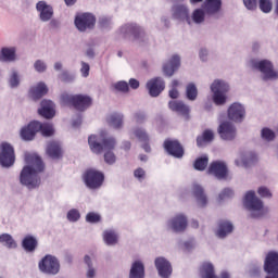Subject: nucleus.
<instances>
[{
  "label": "nucleus",
  "instance_id": "1",
  "mask_svg": "<svg viewBox=\"0 0 278 278\" xmlns=\"http://www.w3.org/2000/svg\"><path fill=\"white\" fill-rule=\"evenodd\" d=\"M28 160L31 165H27L22 169L20 181L31 190L40 186V176L38 174L45 170V162L38 155H31Z\"/></svg>",
  "mask_w": 278,
  "mask_h": 278
},
{
  "label": "nucleus",
  "instance_id": "2",
  "mask_svg": "<svg viewBox=\"0 0 278 278\" xmlns=\"http://www.w3.org/2000/svg\"><path fill=\"white\" fill-rule=\"evenodd\" d=\"M88 144L92 151V153H96V155H101L103 151H106L104 153V162L105 164L112 165L116 163V154H114V149L116 147V139L113 137L104 138L101 140L97 135H91L88 138Z\"/></svg>",
  "mask_w": 278,
  "mask_h": 278
},
{
  "label": "nucleus",
  "instance_id": "3",
  "mask_svg": "<svg viewBox=\"0 0 278 278\" xmlns=\"http://www.w3.org/2000/svg\"><path fill=\"white\" fill-rule=\"evenodd\" d=\"M243 203L251 212H257L256 215H252L254 218H260L261 216L268 214V208H264V202L260 198L255 197V191H248Z\"/></svg>",
  "mask_w": 278,
  "mask_h": 278
},
{
  "label": "nucleus",
  "instance_id": "4",
  "mask_svg": "<svg viewBox=\"0 0 278 278\" xmlns=\"http://www.w3.org/2000/svg\"><path fill=\"white\" fill-rule=\"evenodd\" d=\"M62 101L65 105H73L78 112H85V110H88L92 105V98L84 94H63Z\"/></svg>",
  "mask_w": 278,
  "mask_h": 278
},
{
  "label": "nucleus",
  "instance_id": "5",
  "mask_svg": "<svg viewBox=\"0 0 278 278\" xmlns=\"http://www.w3.org/2000/svg\"><path fill=\"white\" fill-rule=\"evenodd\" d=\"M211 91L213 92V101L215 105H225L227 103L226 92H229V85L223 80H214L211 85Z\"/></svg>",
  "mask_w": 278,
  "mask_h": 278
},
{
  "label": "nucleus",
  "instance_id": "6",
  "mask_svg": "<svg viewBox=\"0 0 278 278\" xmlns=\"http://www.w3.org/2000/svg\"><path fill=\"white\" fill-rule=\"evenodd\" d=\"M38 267L45 275H58L60 273V261L58 257L47 254L39 261Z\"/></svg>",
  "mask_w": 278,
  "mask_h": 278
},
{
  "label": "nucleus",
  "instance_id": "7",
  "mask_svg": "<svg viewBox=\"0 0 278 278\" xmlns=\"http://www.w3.org/2000/svg\"><path fill=\"white\" fill-rule=\"evenodd\" d=\"M84 181L87 188H90V190H97L103 186V181H105V175L102 172L90 168L85 172Z\"/></svg>",
  "mask_w": 278,
  "mask_h": 278
},
{
  "label": "nucleus",
  "instance_id": "8",
  "mask_svg": "<svg viewBox=\"0 0 278 278\" xmlns=\"http://www.w3.org/2000/svg\"><path fill=\"white\" fill-rule=\"evenodd\" d=\"M74 23L78 31H86V29L94 28L97 17L92 13H80L76 15Z\"/></svg>",
  "mask_w": 278,
  "mask_h": 278
},
{
  "label": "nucleus",
  "instance_id": "9",
  "mask_svg": "<svg viewBox=\"0 0 278 278\" xmlns=\"http://www.w3.org/2000/svg\"><path fill=\"white\" fill-rule=\"evenodd\" d=\"M16 156L14 155V148L10 143L1 144V153H0V164L5 168H10V166H14V162Z\"/></svg>",
  "mask_w": 278,
  "mask_h": 278
},
{
  "label": "nucleus",
  "instance_id": "10",
  "mask_svg": "<svg viewBox=\"0 0 278 278\" xmlns=\"http://www.w3.org/2000/svg\"><path fill=\"white\" fill-rule=\"evenodd\" d=\"M264 270L267 275H274L278 278V252L270 251L264 261Z\"/></svg>",
  "mask_w": 278,
  "mask_h": 278
},
{
  "label": "nucleus",
  "instance_id": "11",
  "mask_svg": "<svg viewBox=\"0 0 278 278\" xmlns=\"http://www.w3.org/2000/svg\"><path fill=\"white\" fill-rule=\"evenodd\" d=\"M254 68H257L264 75V79H277L278 72L275 71L273 63L268 60H262L254 64Z\"/></svg>",
  "mask_w": 278,
  "mask_h": 278
},
{
  "label": "nucleus",
  "instance_id": "12",
  "mask_svg": "<svg viewBox=\"0 0 278 278\" xmlns=\"http://www.w3.org/2000/svg\"><path fill=\"white\" fill-rule=\"evenodd\" d=\"M247 116V110L241 103L235 102L228 108V118L233 123H242Z\"/></svg>",
  "mask_w": 278,
  "mask_h": 278
},
{
  "label": "nucleus",
  "instance_id": "13",
  "mask_svg": "<svg viewBox=\"0 0 278 278\" xmlns=\"http://www.w3.org/2000/svg\"><path fill=\"white\" fill-rule=\"evenodd\" d=\"M207 173L216 179H225L229 175V169H227L225 162L214 161L210 164Z\"/></svg>",
  "mask_w": 278,
  "mask_h": 278
},
{
  "label": "nucleus",
  "instance_id": "14",
  "mask_svg": "<svg viewBox=\"0 0 278 278\" xmlns=\"http://www.w3.org/2000/svg\"><path fill=\"white\" fill-rule=\"evenodd\" d=\"M164 88H166V83L162 77L152 78L147 83V89L149 90L150 97H160Z\"/></svg>",
  "mask_w": 278,
  "mask_h": 278
},
{
  "label": "nucleus",
  "instance_id": "15",
  "mask_svg": "<svg viewBox=\"0 0 278 278\" xmlns=\"http://www.w3.org/2000/svg\"><path fill=\"white\" fill-rule=\"evenodd\" d=\"M165 151L173 157H184V147L177 140L167 139L163 144Z\"/></svg>",
  "mask_w": 278,
  "mask_h": 278
},
{
  "label": "nucleus",
  "instance_id": "16",
  "mask_svg": "<svg viewBox=\"0 0 278 278\" xmlns=\"http://www.w3.org/2000/svg\"><path fill=\"white\" fill-rule=\"evenodd\" d=\"M46 153L52 160H62L64 150L62 149L60 141L51 140L47 144Z\"/></svg>",
  "mask_w": 278,
  "mask_h": 278
},
{
  "label": "nucleus",
  "instance_id": "17",
  "mask_svg": "<svg viewBox=\"0 0 278 278\" xmlns=\"http://www.w3.org/2000/svg\"><path fill=\"white\" fill-rule=\"evenodd\" d=\"M223 140H233L236 138V126L230 122H224L217 129Z\"/></svg>",
  "mask_w": 278,
  "mask_h": 278
},
{
  "label": "nucleus",
  "instance_id": "18",
  "mask_svg": "<svg viewBox=\"0 0 278 278\" xmlns=\"http://www.w3.org/2000/svg\"><path fill=\"white\" fill-rule=\"evenodd\" d=\"M155 267L159 270V275L162 278H168L173 275V266H170V262H168L164 257H157L155 260Z\"/></svg>",
  "mask_w": 278,
  "mask_h": 278
},
{
  "label": "nucleus",
  "instance_id": "19",
  "mask_svg": "<svg viewBox=\"0 0 278 278\" xmlns=\"http://www.w3.org/2000/svg\"><path fill=\"white\" fill-rule=\"evenodd\" d=\"M122 34H129L130 36H134L135 40H144L147 38L144 30L137 24H126L122 28Z\"/></svg>",
  "mask_w": 278,
  "mask_h": 278
},
{
  "label": "nucleus",
  "instance_id": "20",
  "mask_svg": "<svg viewBox=\"0 0 278 278\" xmlns=\"http://www.w3.org/2000/svg\"><path fill=\"white\" fill-rule=\"evenodd\" d=\"M39 126L38 121L30 122L27 126L21 129V138L22 140H34L36 138V134L38 132Z\"/></svg>",
  "mask_w": 278,
  "mask_h": 278
},
{
  "label": "nucleus",
  "instance_id": "21",
  "mask_svg": "<svg viewBox=\"0 0 278 278\" xmlns=\"http://www.w3.org/2000/svg\"><path fill=\"white\" fill-rule=\"evenodd\" d=\"M168 227H170V229L176 233H179V231H186V227H188V219L182 214L176 215L168 222Z\"/></svg>",
  "mask_w": 278,
  "mask_h": 278
},
{
  "label": "nucleus",
  "instance_id": "22",
  "mask_svg": "<svg viewBox=\"0 0 278 278\" xmlns=\"http://www.w3.org/2000/svg\"><path fill=\"white\" fill-rule=\"evenodd\" d=\"M169 110L172 112H177V114H180V116H185V118L188 121L190 118V106L186 105V103L177 100H172L168 103Z\"/></svg>",
  "mask_w": 278,
  "mask_h": 278
},
{
  "label": "nucleus",
  "instance_id": "23",
  "mask_svg": "<svg viewBox=\"0 0 278 278\" xmlns=\"http://www.w3.org/2000/svg\"><path fill=\"white\" fill-rule=\"evenodd\" d=\"M179 66H181V59L179 55H173L169 62L163 65V73L167 77H173V75H175V71L179 70Z\"/></svg>",
  "mask_w": 278,
  "mask_h": 278
},
{
  "label": "nucleus",
  "instance_id": "24",
  "mask_svg": "<svg viewBox=\"0 0 278 278\" xmlns=\"http://www.w3.org/2000/svg\"><path fill=\"white\" fill-rule=\"evenodd\" d=\"M38 113L43 118H53L55 116V104L51 100H42L41 109L38 110Z\"/></svg>",
  "mask_w": 278,
  "mask_h": 278
},
{
  "label": "nucleus",
  "instance_id": "25",
  "mask_svg": "<svg viewBox=\"0 0 278 278\" xmlns=\"http://www.w3.org/2000/svg\"><path fill=\"white\" fill-rule=\"evenodd\" d=\"M37 11L40 13V20L43 22L51 21L53 17V8L45 1H39L36 5Z\"/></svg>",
  "mask_w": 278,
  "mask_h": 278
},
{
  "label": "nucleus",
  "instance_id": "26",
  "mask_svg": "<svg viewBox=\"0 0 278 278\" xmlns=\"http://www.w3.org/2000/svg\"><path fill=\"white\" fill-rule=\"evenodd\" d=\"M233 231V224L231 222H227L222 219L218 222V229L216 231L217 238H227L229 233Z\"/></svg>",
  "mask_w": 278,
  "mask_h": 278
},
{
  "label": "nucleus",
  "instance_id": "27",
  "mask_svg": "<svg viewBox=\"0 0 278 278\" xmlns=\"http://www.w3.org/2000/svg\"><path fill=\"white\" fill-rule=\"evenodd\" d=\"M49 92V88L45 83H38L35 87L30 88L29 96L34 101H38V99H42L45 94Z\"/></svg>",
  "mask_w": 278,
  "mask_h": 278
},
{
  "label": "nucleus",
  "instance_id": "28",
  "mask_svg": "<svg viewBox=\"0 0 278 278\" xmlns=\"http://www.w3.org/2000/svg\"><path fill=\"white\" fill-rule=\"evenodd\" d=\"M202 8L206 14H216V12H220V8H223L222 0H205L202 4Z\"/></svg>",
  "mask_w": 278,
  "mask_h": 278
},
{
  "label": "nucleus",
  "instance_id": "29",
  "mask_svg": "<svg viewBox=\"0 0 278 278\" xmlns=\"http://www.w3.org/2000/svg\"><path fill=\"white\" fill-rule=\"evenodd\" d=\"M173 12L174 18H177L178 21H186L188 25H190V12L188 11V8H186V5L174 7Z\"/></svg>",
  "mask_w": 278,
  "mask_h": 278
},
{
  "label": "nucleus",
  "instance_id": "30",
  "mask_svg": "<svg viewBox=\"0 0 278 278\" xmlns=\"http://www.w3.org/2000/svg\"><path fill=\"white\" fill-rule=\"evenodd\" d=\"M192 192L200 207H205V205H207V195H205L203 187H201V185L195 184L192 187Z\"/></svg>",
  "mask_w": 278,
  "mask_h": 278
},
{
  "label": "nucleus",
  "instance_id": "31",
  "mask_svg": "<svg viewBox=\"0 0 278 278\" xmlns=\"http://www.w3.org/2000/svg\"><path fill=\"white\" fill-rule=\"evenodd\" d=\"M201 278H218L216 271L214 270V265L210 262H204L199 268Z\"/></svg>",
  "mask_w": 278,
  "mask_h": 278
},
{
  "label": "nucleus",
  "instance_id": "32",
  "mask_svg": "<svg viewBox=\"0 0 278 278\" xmlns=\"http://www.w3.org/2000/svg\"><path fill=\"white\" fill-rule=\"evenodd\" d=\"M134 135L140 142H144L142 144V149L146 151V153H151V146L149 144V134H147V130L142 128H137L134 131Z\"/></svg>",
  "mask_w": 278,
  "mask_h": 278
},
{
  "label": "nucleus",
  "instance_id": "33",
  "mask_svg": "<svg viewBox=\"0 0 278 278\" xmlns=\"http://www.w3.org/2000/svg\"><path fill=\"white\" fill-rule=\"evenodd\" d=\"M22 247L27 253H34V251L38 249V239H36V237L31 235H28L24 237L22 241Z\"/></svg>",
  "mask_w": 278,
  "mask_h": 278
},
{
  "label": "nucleus",
  "instance_id": "34",
  "mask_svg": "<svg viewBox=\"0 0 278 278\" xmlns=\"http://www.w3.org/2000/svg\"><path fill=\"white\" fill-rule=\"evenodd\" d=\"M129 278H144V264L140 261L132 263Z\"/></svg>",
  "mask_w": 278,
  "mask_h": 278
},
{
  "label": "nucleus",
  "instance_id": "35",
  "mask_svg": "<svg viewBox=\"0 0 278 278\" xmlns=\"http://www.w3.org/2000/svg\"><path fill=\"white\" fill-rule=\"evenodd\" d=\"M214 140V131L211 129H206L202 132V136L197 138L198 147H205V144H210Z\"/></svg>",
  "mask_w": 278,
  "mask_h": 278
},
{
  "label": "nucleus",
  "instance_id": "36",
  "mask_svg": "<svg viewBox=\"0 0 278 278\" xmlns=\"http://www.w3.org/2000/svg\"><path fill=\"white\" fill-rule=\"evenodd\" d=\"M106 122L114 129H121L123 127V114L113 113L108 116Z\"/></svg>",
  "mask_w": 278,
  "mask_h": 278
},
{
  "label": "nucleus",
  "instance_id": "37",
  "mask_svg": "<svg viewBox=\"0 0 278 278\" xmlns=\"http://www.w3.org/2000/svg\"><path fill=\"white\" fill-rule=\"evenodd\" d=\"M16 60V49L14 48H2L0 54L1 62H14Z\"/></svg>",
  "mask_w": 278,
  "mask_h": 278
},
{
  "label": "nucleus",
  "instance_id": "38",
  "mask_svg": "<svg viewBox=\"0 0 278 278\" xmlns=\"http://www.w3.org/2000/svg\"><path fill=\"white\" fill-rule=\"evenodd\" d=\"M38 131L41 132V136L45 138H51L55 134V129L53 128V124L51 123H40L38 122Z\"/></svg>",
  "mask_w": 278,
  "mask_h": 278
},
{
  "label": "nucleus",
  "instance_id": "39",
  "mask_svg": "<svg viewBox=\"0 0 278 278\" xmlns=\"http://www.w3.org/2000/svg\"><path fill=\"white\" fill-rule=\"evenodd\" d=\"M199 97V89H197V85L194 83H189L186 87V98L188 101H197Z\"/></svg>",
  "mask_w": 278,
  "mask_h": 278
},
{
  "label": "nucleus",
  "instance_id": "40",
  "mask_svg": "<svg viewBox=\"0 0 278 278\" xmlns=\"http://www.w3.org/2000/svg\"><path fill=\"white\" fill-rule=\"evenodd\" d=\"M103 240L109 247H113L118 243V235L112 230H106L103 233Z\"/></svg>",
  "mask_w": 278,
  "mask_h": 278
},
{
  "label": "nucleus",
  "instance_id": "41",
  "mask_svg": "<svg viewBox=\"0 0 278 278\" xmlns=\"http://www.w3.org/2000/svg\"><path fill=\"white\" fill-rule=\"evenodd\" d=\"M0 242L4 247H8V249H16V241L9 233L0 235Z\"/></svg>",
  "mask_w": 278,
  "mask_h": 278
},
{
  "label": "nucleus",
  "instance_id": "42",
  "mask_svg": "<svg viewBox=\"0 0 278 278\" xmlns=\"http://www.w3.org/2000/svg\"><path fill=\"white\" fill-rule=\"evenodd\" d=\"M207 164H210V159L207 156L198 157L194 161V168L195 170H205L207 168Z\"/></svg>",
  "mask_w": 278,
  "mask_h": 278
},
{
  "label": "nucleus",
  "instance_id": "43",
  "mask_svg": "<svg viewBox=\"0 0 278 278\" xmlns=\"http://www.w3.org/2000/svg\"><path fill=\"white\" fill-rule=\"evenodd\" d=\"M258 8L261 12L268 14L273 11V1L271 0H258Z\"/></svg>",
  "mask_w": 278,
  "mask_h": 278
},
{
  "label": "nucleus",
  "instance_id": "44",
  "mask_svg": "<svg viewBox=\"0 0 278 278\" xmlns=\"http://www.w3.org/2000/svg\"><path fill=\"white\" fill-rule=\"evenodd\" d=\"M193 23H203L205 21V12L203 9H197L192 14Z\"/></svg>",
  "mask_w": 278,
  "mask_h": 278
},
{
  "label": "nucleus",
  "instance_id": "45",
  "mask_svg": "<svg viewBox=\"0 0 278 278\" xmlns=\"http://www.w3.org/2000/svg\"><path fill=\"white\" fill-rule=\"evenodd\" d=\"M81 218V214H79V211L77 208H72L67 213V220L71 223H77Z\"/></svg>",
  "mask_w": 278,
  "mask_h": 278
},
{
  "label": "nucleus",
  "instance_id": "46",
  "mask_svg": "<svg viewBox=\"0 0 278 278\" xmlns=\"http://www.w3.org/2000/svg\"><path fill=\"white\" fill-rule=\"evenodd\" d=\"M134 121L137 123V125H142L147 122V113H144V111H137L134 114Z\"/></svg>",
  "mask_w": 278,
  "mask_h": 278
},
{
  "label": "nucleus",
  "instance_id": "47",
  "mask_svg": "<svg viewBox=\"0 0 278 278\" xmlns=\"http://www.w3.org/2000/svg\"><path fill=\"white\" fill-rule=\"evenodd\" d=\"M86 222L91 224L101 223V215H99V213L89 212L86 215Z\"/></svg>",
  "mask_w": 278,
  "mask_h": 278
},
{
  "label": "nucleus",
  "instance_id": "48",
  "mask_svg": "<svg viewBox=\"0 0 278 278\" xmlns=\"http://www.w3.org/2000/svg\"><path fill=\"white\" fill-rule=\"evenodd\" d=\"M261 135L262 138L268 142H270V140H275V131L269 128H263Z\"/></svg>",
  "mask_w": 278,
  "mask_h": 278
},
{
  "label": "nucleus",
  "instance_id": "49",
  "mask_svg": "<svg viewBox=\"0 0 278 278\" xmlns=\"http://www.w3.org/2000/svg\"><path fill=\"white\" fill-rule=\"evenodd\" d=\"M115 90L118 92H129V84L127 81L121 80L114 85Z\"/></svg>",
  "mask_w": 278,
  "mask_h": 278
},
{
  "label": "nucleus",
  "instance_id": "50",
  "mask_svg": "<svg viewBox=\"0 0 278 278\" xmlns=\"http://www.w3.org/2000/svg\"><path fill=\"white\" fill-rule=\"evenodd\" d=\"M257 193L260 194V197H262V199H273V193L267 187H260L257 189Z\"/></svg>",
  "mask_w": 278,
  "mask_h": 278
},
{
  "label": "nucleus",
  "instance_id": "51",
  "mask_svg": "<svg viewBox=\"0 0 278 278\" xmlns=\"http://www.w3.org/2000/svg\"><path fill=\"white\" fill-rule=\"evenodd\" d=\"M231 197H233V190L226 188L219 193V201L231 199Z\"/></svg>",
  "mask_w": 278,
  "mask_h": 278
},
{
  "label": "nucleus",
  "instance_id": "52",
  "mask_svg": "<svg viewBox=\"0 0 278 278\" xmlns=\"http://www.w3.org/2000/svg\"><path fill=\"white\" fill-rule=\"evenodd\" d=\"M34 66L37 73H45L47 71V64H45V62H42L41 60H37Z\"/></svg>",
  "mask_w": 278,
  "mask_h": 278
},
{
  "label": "nucleus",
  "instance_id": "53",
  "mask_svg": "<svg viewBox=\"0 0 278 278\" xmlns=\"http://www.w3.org/2000/svg\"><path fill=\"white\" fill-rule=\"evenodd\" d=\"M9 81H10L11 88H16V86H18L20 84L18 74L16 72H13Z\"/></svg>",
  "mask_w": 278,
  "mask_h": 278
},
{
  "label": "nucleus",
  "instance_id": "54",
  "mask_svg": "<svg viewBox=\"0 0 278 278\" xmlns=\"http://www.w3.org/2000/svg\"><path fill=\"white\" fill-rule=\"evenodd\" d=\"M248 10H257V0H243Z\"/></svg>",
  "mask_w": 278,
  "mask_h": 278
},
{
  "label": "nucleus",
  "instance_id": "55",
  "mask_svg": "<svg viewBox=\"0 0 278 278\" xmlns=\"http://www.w3.org/2000/svg\"><path fill=\"white\" fill-rule=\"evenodd\" d=\"M134 175L136 177V179H139V181H142V179H144L147 172H144V169H142V167H139L137 169H135Z\"/></svg>",
  "mask_w": 278,
  "mask_h": 278
},
{
  "label": "nucleus",
  "instance_id": "56",
  "mask_svg": "<svg viewBox=\"0 0 278 278\" xmlns=\"http://www.w3.org/2000/svg\"><path fill=\"white\" fill-rule=\"evenodd\" d=\"M80 71H81L83 77H88V75H90V65L86 62H83Z\"/></svg>",
  "mask_w": 278,
  "mask_h": 278
},
{
  "label": "nucleus",
  "instance_id": "57",
  "mask_svg": "<svg viewBox=\"0 0 278 278\" xmlns=\"http://www.w3.org/2000/svg\"><path fill=\"white\" fill-rule=\"evenodd\" d=\"M129 86L132 88V90H137V88H140V81H138L136 78H130Z\"/></svg>",
  "mask_w": 278,
  "mask_h": 278
},
{
  "label": "nucleus",
  "instance_id": "58",
  "mask_svg": "<svg viewBox=\"0 0 278 278\" xmlns=\"http://www.w3.org/2000/svg\"><path fill=\"white\" fill-rule=\"evenodd\" d=\"M248 162H249L250 164H253V162H257V154L251 152L250 155H249V157H248Z\"/></svg>",
  "mask_w": 278,
  "mask_h": 278
},
{
  "label": "nucleus",
  "instance_id": "59",
  "mask_svg": "<svg viewBox=\"0 0 278 278\" xmlns=\"http://www.w3.org/2000/svg\"><path fill=\"white\" fill-rule=\"evenodd\" d=\"M169 97H170V99H178L179 91L177 89L169 90Z\"/></svg>",
  "mask_w": 278,
  "mask_h": 278
},
{
  "label": "nucleus",
  "instance_id": "60",
  "mask_svg": "<svg viewBox=\"0 0 278 278\" xmlns=\"http://www.w3.org/2000/svg\"><path fill=\"white\" fill-rule=\"evenodd\" d=\"M206 58H207V50L201 49L200 50V59H201V61L205 62Z\"/></svg>",
  "mask_w": 278,
  "mask_h": 278
},
{
  "label": "nucleus",
  "instance_id": "61",
  "mask_svg": "<svg viewBox=\"0 0 278 278\" xmlns=\"http://www.w3.org/2000/svg\"><path fill=\"white\" fill-rule=\"evenodd\" d=\"M60 77H61V80H62V81H68V79H70L68 72H63V73L60 75Z\"/></svg>",
  "mask_w": 278,
  "mask_h": 278
},
{
  "label": "nucleus",
  "instance_id": "62",
  "mask_svg": "<svg viewBox=\"0 0 278 278\" xmlns=\"http://www.w3.org/2000/svg\"><path fill=\"white\" fill-rule=\"evenodd\" d=\"M123 149H124V151H129L131 149V142L125 141L123 143Z\"/></svg>",
  "mask_w": 278,
  "mask_h": 278
},
{
  "label": "nucleus",
  "instance_id": "63",
  "mask_svg": "<svg viewBox=\"0 0 278 278\" xmlns=\"http://www.w3.org/2000/svg\"><path fill=\"white\" fill-rule=\"evenodd\" d=\"M87 277H88V278L94 277V268H92V266L89 267V269H88V271H87Z\"/></svg>",
  "mask_w": 278,
  "mask_h": 278
},
{
  "label": "nucleus",
  "instance_id": "64",
  "mask_svg": "<svg viewBox=\"0 0 278 278\" xmlns=\"http://www.w3.org/2000/svg\"><path fill=\"white\" fill-rule=\"evenodd\" d=\"M85 263L87 264V266L90 268L92 266V261L90 260L89 255L85 256Z\"/></svg>",
  "mask_w": 278,
  "mask_h": 278
}]
</instances>
